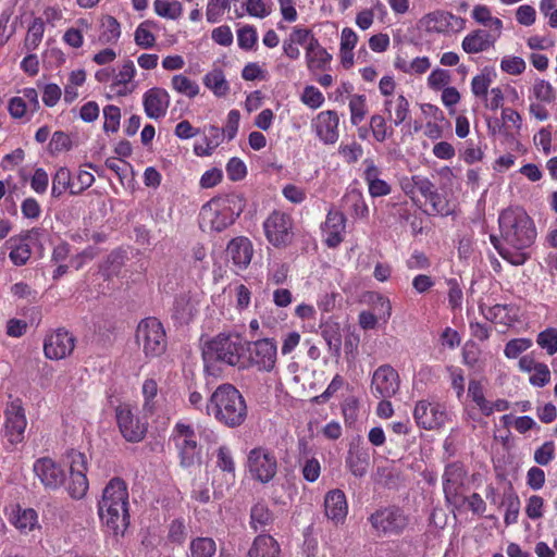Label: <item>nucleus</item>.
I'll return each mask as SVG.
<instances>
[{"label": "nucleus", "instance_id": "obj_55", "mask_svg": "<svg viewBox=\"0 0 557 557\" xmlns=\"http://www.w3.org/2000/svg\"><path fill=\"white\" fill-rule=\"evenodd\" d=\"M468 393L484 414L488 416L493 412V408L486 401L483 386L479 381L472 380L469 382Z\"/></svg>", "mask_w": 557, "mask_h": 557}, {"label": "nucleus", "instance_id": "obj_33", "mask_svg": "<svg viewBox=\"0 0 557 557\" xmlns=\"http://www.w3.org/2000/svg\"><path fill=\"white\" fill-rule=\"evenodd\" d=\"M384 111L387 119L398 126L409 116V101L403 94L387 98L384 101Z\"/></svg>", "mask_w": 557, "mask_h": 557}, {"label": "nucleus", "instance_id": "obj_10", "mask_svg": "<svg viewBox=\"0 0 557 557\" xmlns=\"http://www.w3.org/2000/svg\"><path fill=\"white\" fill-rule=\"evenodd\" d=\"M245 350L248 352L247 361L249 366L264 372H271L275 368L277 345L273 338L245 342Z\"/></svg>", "mask_w": 557, "mask_h": 557}, {"label": "nucleus", "instance_id": "obj_61", "mask_svg": "<svg viewBox=\"0 0 557 557\" xmlns=\"http://www.w3.org/2000/svg\"><path fill=\"white\" fill-rule=\"evenodd\" d=\"M527 64L520 57L507 55L500 61V69L503 72L510 75H519L524 72Z\"/></svg>", "mask_w": 557, "mask_h": 557}, {"label": "nucleus", "instance_id": "obj_19", "mask_svg": "<svg viewBox=\"0 0 557 557\" xmlns=\"http://www.w3.org/2000/svg\"><path fill=\"white\" fill-rule=\"evenodd\" d=\"M421 23L426 32L440 34L462 29L466 21L449 12L435 11L424 15Z\"/></svg>", "mask_w": 557, "mask_h": 557}, {"label": "nucleus", "instance_id": "obj_39", "mask_svg": "<svg viewBox=\"0 0 557 557\" xmlns=\"http://www.w3.org/2000/svg\"><path fill=\"white\" fill-rule=\"evenodd\" d=\"M274 522V515L265 502L256 503L250 510V527L255 530H262Z\"/></svg>", "mask_w": 557, "mask_h": 557}, {"label": "nucleus", "instance_id": "obj_59", "mask_svg": "<svg viewBox=\"0 0 557 557\" xmlns=\"http://www.w3.org/2000/svg\"><path fill=\"white\" fill-rule=\"evenodd\" d=\"M556 456V445L553 441L543 443L534 451V461L540 466H547Z\"/></svg>", "mask_w": 557, "mask_h": 557}, {"label": "nucleus", "instance_id": "obj_25", "mask_svg": "<svg viewBox=\"0 0 557 557\" xmlns=\"http://www.w3.org/2000/svg\"><path fill=\"white\" fill-rule=\"evenodd\" d=\"M339 117L335 111H322L313 121L315 134L326 145L335 144L338 139Z\"/></svg>", "mask_w": 557, "mask_h": 557}, {"label": "nucleus", "instance_id": "obj_21", "mask_svg": "<svg viewBox=\"0 0 557 557\" xmlns=\"http://www.w3.org/2000/svg\"><path fill=\"white\" fill-rule=\"evenodd\" d=\"M479 310L486 320L506 327L518 322L520 313L519 307L515 304H496L491 307L480 304Z\"/></svg>", "mask_w": 557, "mask_h": 557}, {"label": "nucleus", "instance_id": "obj_63", "mask_svg": "<svg viewBox=\"0 0 557 557\" xmlns=\"http://www.w3.org/2000/svg\"><path fill=\"white\" fill-rule=\"evenodd\" d=\"M103 129L106 132H116L120 126L121 111L115 106H107L103 109Z\"/></svg>", "mask_w": 557, "mask_h": 557}, {"label": "nucleus", "instance_id": "obj_58", "mask_svg": "<svg viewBox=\"0 0 557 557\" xmlns=\"http://www.w3.org/2000/svg\"><path fill=\"white\" fill-rule=\"evenodd\" d=\"M532 346V341L530 338H513L510 339L506 345L504 349V355L508 359H516L518 358L522 352L528 350Z\"/></svg>", "mask_w": 557, "mask_h": 557}, {"label": "nucleus", "instance_id": "obj_46", "mask_svg": "<svg viewBox=\"0 0 557 557\" xmlns=\"http://www.w3.org/2000/svg\"><path fill=\"white\" fill-rule=\"evenodd\" d=\"M141 393L144 396L143 410L147 414H153L159 404L158 383L153 379H146L143 383Z\"/></svg>", "mask_w": 557, "mask_h": 557}, {"label": "nucleus", "instance_id": "obj_49", "mask_svg": "<svg viewBox=\"0 0 557 557\" xmlns=\"http://www.w3.org/2000/svg\"><path fill=\"white\" fill-rule=\"evenodd\" d=\"M153 27H156V23L152 21L140 23L134 33L135 44L143 49L152 48L156 45V36L152 33Z\"/></svg>", "mask_w": 557, "mask_h": 557}, {"label": "nucleus", "instance_id": "obj_14", "mask_svg": "<svg viewBox=\"0 0 557 557\" xmlns=\"http://www.w3.org/2000/svg\"><path fill=\"white\" fill-rule=\"evenodd\" d=\"M116 421L123 437L127 442H140L147 432V423L136 416L128 405H121L115 410Z\"/></svg>", "mask_w": 557, "mask_h": 557}, {"label": "nucleus", "instance_id": "obj_22", "mask_svg": "<svg viewBox=\"0 0 557 557\" xmlns=\"http://www.w3.org/2000/svg\"><path fill=\"white\" fill-rule=\"evenodd\" d=\"M34 472L40 482L51 490L60 487L65 480L63 469L51 458L44 457L35 461Z\"/></svg>", "mask_w": 557, "mask_h": 557}, {"label": "nucleus", "instance_id": "obj_38", "mask_svg": "<svg viewBox=\"0 0 557 557\" xmlns=\"http://www.w3.org/2000/svg\"><path fill=\"white\" fill-rule=\"evenodd\" d=\"M11 523L22 533L28 534L35 529H39L38 515L32 508H17L15 512H13L11 519Z\"/></svg>", "mask_w": 557, "mask_h": 557}, {"label": "nucleus", "instance_id": "obj_23", "mask_svg": "<svg viewBox=\"0 0 557 557\" xmlns=\"http://www.w3.org/2000/svg\"><path fill=\"white\" fill-rule=\"evenodd\" d=\"M502 33L478 28L465 36L461 48L466 53L475 54L493 48Z\"/></svg>", "mask_w": 557, "mask_h": 557}, {"label": "nucleus", "instance_id": "obj_1", "mask_svg": "<svg viewBox=\"0 0 557 557\" xmlns=\"http://www.w3.org/2000/svg\"><path fill=\"white\" fill-rule=\"evenodd\" d=\"M500 238L492 235L491 242L498 253L513 265H522L529 259L527 249L536 238L532 219L521 208H508L498 218Z\"/></svg>", "mask_w": 557, "mask_h": 557}, {"label": "nucleus", "instance_id": "obj_30", "mask_svg": "<svg viewBox=\"0 0 557 557\" xmlns=\"http://www.w3.org/2000/svg\"><path fill=\"white\" fill-rule=\"evenodd\" d=\"M324 509L326 517L335 524L344 522L348 513V504L344 492L341 490L330 491L324 498Z\"/></svg>", "mask_w": 557, "mask_h": 557}, {"label": "nucleus", "instance_id": "obj_37", "mask_svg": "<svg viewBox=\"0 0 557 557\" xmlns=\"http://www.w3.org/2000/svg\"><path fill=\"white\" fill-rule=\"evenodd\" d=\"M26 238L27 236H15L5 242V247L10 249L9 258L17 267L26 264L32 255Z\"/></svg>", "mask_w": 557, "mask_h": 557}, {"label": "nucleus", "instance_id": "obj_36", "mask_svg": "<svg viewBox=\"0 0 557 557\" xmlns=\"http://www.w3.org/2000/svg\"><path fill=\"white\" fill-rule=\"evenodd\" d=\"M346 466L355 476H364L370 467L369 450L363 447L350 449L346 458Z\"/></svg>", "mask_w": 557, "mask_h": 557}, {"label": "nucleus", "instance_id": "obj_12", "mask_svg": "<svg viewBox=\"0 0 557 557\" xmlns=\"http://www.w3.org/2000/svg\"><path fill=\"white\" fill-rule=\"evenodd\" d=\"M27 426L25 409L20 398L8 403L4 409V436L9 443L15 445L24 441V433Z\"/></svg>", "mask_w": 557, "mask_h": 557}, {"label": "nucleus", "instance_id": "obj_6", "mask_svg": "<svg viewBox=\"0 0 557 557\" xmlns=\"http://www.w3.org/2000/svg\"><path fill=\"white\" fill-rule=\"evenodd\" d=\"M245 342L237 334H219L207 342L202 349L203 359L209 362L222 361L240 366Z\"/></svg>", "mask_w": 557, "mask_h": 557}, {"label": "nucleus", "instance_id": "obj_28", "mask_svg": "<svg viewBox=\"0 0 557 557\" xmlns=\"http://www.w3.org/2000/svg\"><path fill=\"white\" fill-rule=\"evenodd\" d=\"M136 75V67L133 61H125L119 72L113 75L110 85L111 91L120 97L132 94L137 88V83L134 81Z\"/></svg>", "mask_w": 557, "mask_h": 557}, {"label": "nucleus", "instance_id": "obj_32", "mask_svg": "<svg viewBox=\"0 0 557 557\" xmlns=\"http://www.w3.org/2000/svg\"><path fill=\"white\" fill-rule=\"evenodd\" d=\"M321 336L327 345L330 354L336 358L342 351V330L341 324L329 318L320 322Z\"/></svg>", "mask_w": 557, "mask_h": 557}, {"label": "nucleus", "instance_id": "obj_56", "mask_svg": "<svg viewBox=\"0 0 557 557\" xmlns=\"http://www.w3.org/2000/svg\"><path fill=\"white\" fill-rule=\"evenodd\" d=\"M532 96L540 102L550 103L555 100L556 95L553 86L544 79L535 81L532 87Z\"/></svg>", "mask_w": 557, "mask_h": 557}, {"label": "nucleus", "instance_id": "obj_60", "mask_svg": "<svg viewBox=\"0 0 557 557\" xmlns=\"http://www.w3.org/2000/svg\"><path fill=\"white\" fill-rule=\"evenodd\" d=\"M304 479L308 482H315L321 474L320 461L314 457H306L301 462Z\"/></svg>", "mask_w": 557, "mask_h": 557}, {"label": "nucleus", "instance_id": "obj_16", "mask_svg": "<svg viewBox=\"0 0 557 557\" xmlns=\"http://www.w3.org/2000/svg\"><path fill=\"white\" fill-rule=\"evenodd\" d=\"M413 186L417 187V193L430 203V209L426 210L429 214L448 215L451 212L446 198L437 193L434 184L429 178L413 175Z\"/></svg>", "mask_w": 557, "mask_h": 557}, {"label": "nucleus", "instance_id": "obj_27", "mask_svg": "<svg viewBox=\"0 0 557 557\" xmlns=\"http://www.w3.org/2000/svg\"><path fill=\"white\" fill-rule=\"evenodd\" d=\"M345 230V215L339 211L330 210L322 225V233L327 247H337L344 240Z\"/></svg>", "mask_w": 557, "mask_h": 557}, {"label": "nucleus", "instance_id": "obj_24", "mask_svg": "<svg viewBox=\"0 0 557 557\" xmlns=\"http://www.w3.org/2000/svg\"><path fill=\"white\" fill-rule=\"evenodd\" d=\"M143 104L148 117L153 120L161 119L166 114L170 106V95L163 88H150L143 96Z\"/></svg>", "mask_w": 557, "mask_h": 557}, {"label": "nucleus", "instance_id": "obj_9", "mask_svg": "<svg viewBox=\"0 0 557 557\" xmlns=\"http://www.w3.org/2000/svg\"><path fill=\"white\" fill-rule=\"evenodd\" d=\"M247 468L253 480L267 484L277 473V459L270 449L256 447L248 453Z\"/></svg>", "mask_w": 557, "mask_h": 557}, {"label": "nucleus", "instance_id": "obj_13", "mask_svg": "<svg viewBox=\"0 0 557 557\" xmlns=\"http://www.w3.org/2000/svg\"><path fill=\"white\" fill-rule=\"evenodd\" d=\"M66 458L70 463L69 493L73 498L81 499L88 490L87 459L84 454L77 450L69 451Z\"/></svg>", "mask_w": 557, "mask_h": 557}, {"label": "nucleus", "instance_id": "obj_48", "mask_svg": "<svg viewBox=\"0 0 557 557\" xmlns=\"http://www.w3.org/2000/svg\"><path fill=\"white\" fill-rule=\"evenodd\" d=\"M75 183L72 182V175L67 168L61 166L52 177L51 196L61 197L66 189H74Z\"/></svg>", "mask_w": 557, "mask_h": 557}, {"label": "nucleus", "instance_id": "obj_35", "mask_svg": "<svg viewBox=\"0 0 557 557\" xmlns=\"http://www.w3.org/2000/svg\"><path fill=\"white\" fill-rule=\"evenodd\" d=\"M280 553V545L273 536L260 534L253 540L247 557H278Z\"/></svg>", "mask_w": 557, "mask_h": 557}, {"label": "nucleus", "instance_id": "obj_20", "mask_svg": "<svg viewBox=\"0 0 557 557\" xmlns=\"http://www.w3.org/2000/svg\"><path fill=\"white\" fill-rule=\"evenodd\" d=\"M467 471L459 462L446 466L443 473V490L447 502L456 503L465 485Z\"/></svg>", "mask_w": 557, "mask_h": 557}, {"label": "nucleus", "instance_id": "obj_41", "mask_svg": "<svg viewBox=\"0 0 557 557\" xmlns=\"http://www.w3.org/2000/svg\"><path fill=\"white\" fill-rule=\"evenodd\" d=\"M196 312V302L188 294L175 298L173 317L182 323L188 322Z\"/></svg>", "mask_w": 557, "mask_h": 557}, {"label": "nucleus", "instance_id": "obj_5", "mask_svg": "<svg viewBox=\"0 0 557 557\" xmlns=\"http://www.w3.org/2000/svg\"><path fill=\"white\" fill-rule=\"evenodd\" d=\"M368 521L377 537L399 536L413 524V518L398 506H386L375 510Z\"/></svg>", "mask_w": 557, "mask_h": 557}, {"label": "nucleus", "instance_id": "obj_15", "mask_svg": "<svg viewBox=\"0 0 557 557\" xmlns=\"http://www.w3.org/2000/svg\"><path fill=\"white\" fill-rule=\"evenodd\" d=\"M398 389L399 375L393 367L384 364L374 371L371 382V392L375 397L387 399L393 397Z\"/></svg>", "mask_w": 557, "mask_h": 557}, {"label": "nucleus", "instance_id": "obj_31", "mask_svg": "<svg viewBox=\"0 0 557 557\" xmlns=\"http://www.w3.org/2000/svg\"><path fill=\"white\" fill-rule=\"evenodd\" d=\"M306 61L309 71H323L332 61V55L319 44L317 38L311 37L306 45Z\"/></svg>", "mask_w": 557, "mask_h": 557}, {"label": "nucleus", "instance_id": "obj_62", "mask_svg": "<svg viewBox=\"0 0 557 557\" xmlns=\"http://www.w3.org/2000/svg\"><path fill=\"white\" fill-rule=\"evenodd\" d=\"M451 76L447 70L435 69L431 72L428 77V84L430 88L434 90L444 89L448 87L447 85L450 83Z\"/></svg>", "mask_w": 557, "mask_h": 557}, {"label": "nucleus", "instance_id": "obj_57", "mask_svg": "<svg viewBox=\"0 0 557 557\" xmlns=\"http://www.w3.org/2000/svg\"><path fill=\"white\" fill-rule=\"evenodd\" d=\"M537 345L545 349L549 356L557 352V329L548 327L542 331L536 338Z\"/></svg>", "mask_w": 557, "mask_h": 557}, {"label": "nucleus", "instance_id": "obj_29", "mask_svg": "<svg viewBox=\"0 0 557 557\" xmlns=\"http://www.w3.org/2000/svg\"><path fill=\"white\" fill-rule=\"evenodd\" d=\"M363 165L362 177L368 185L370 196L376 198L389 195L392 186L381 178V170L374 164L373 160L366 159Z\"/></svg>", "mask_w": 557, "mask_h": 557}, {"label": "nucleus", "instance_id": "obj_50", "mask_svg": "<svg viewBox=\"0 0 557 557\" xmlns=\"http://www.w3.org/2000/svg\"><path fill=\"white\" fill-rule=\"evenodd\" d=\"M500 505L506 507L504 522L506 525L515 524L518 521L521 503L519 496L510 490L504 494Z\"/></svg>", "mask_w": 557, "mask_h": 557}, {"label": "nucleus", "instance_id": "obj_64", "mask_svg": "<svg viewBox=\"0 0 557 557\" xmlns=\"http://www.w3.org/2000/svg\"><path fill=\"white\" fill-rule=\"evenodd\" d=\"M491 83L488 73L475 75L471 81V91L475 97L486 98Z\"/></svg>", "mask_w": 557, "mask_h": 557}, {"label": "nucleus", "instance_id": "obj_17", "mask_svg": "<svg viewBox=\"0 0 557 557\" xmlns=\"http://www.w3.org/2000/svg\"><path fill=\"white\" fill-rule=\"evenodd\" d=\"M75 338L67 331L59 329L46 337L44 351L47 358L60 360L72 354Z\"/></svg>", "mask_w": 557, "mask_h": 557}, {"label": "nucleus", "instance_id": "obj_40", "mask_svg": "<svg viewBox=\"0 0 557 557\" xmlns=\"http://www.w3.org/2000/svg\"><path fill=\"white\" fill-rule=\"evenodd\" d=\"M216 543L209 536L194 537L188 546L187 557H214Z\"/></svg>", "mask_w": 557, "mask_h": 557}, {"label": "nucleus", "instance_id": "obj_18", "mask_svg": "<svg viewBox=\"0 0 557 557\" xmlns=\"http://www.w3.org/2000/svg\"><path fill=\"white\" fill-rule=\"evenodd\" d=\"M413 417L418 425L425 430H433L445 423L446 412L437 403L420 400L414 407Z\"/></svg>", "mask_w": 557, "mask_h": 557}, {"label": "nucleus", "instance_id": "obj_42", "mask_svg": "<svg viewBox=\"0 0 557 557\" xmlns=\"http://www.w3.org/2000/svg\"><path fill=\"white\" fill-rule=\"evenodd\" d=\"M395 67L405 74H424L431 67V61L428 57H417L411 61L404 58H396Z\"/></svg>", "mask_w": 557, "mask_h": 557}, {"label": "nucleus", "instance_id": "obj_11", "mask_svg": "<svg viewBox=\"0 0 557 557\" xmlns=\"http://www.w3.org/2000/svg\"><path fill=\"white\" fill-rule=\"evenodd\" d=\"M267 239L274 247L288 246L294 237L292 218L281 211H273L263 222Z\"/></svg>", "mask_w": 557, "mask_h": 557}, {"label": "nucleus", "instance_id": "obj_2", "mask_svg": "<svg viewBox=\"0 0 557 557\" xmlns=\"http://www.w3.org/2000/svg\"><path fill=\"white\" fill-rule=\"evenodd\" d=\"M128 505L126 483L113 478L102 492L98 511L102 523L115 534H123L129 524Z\"/></svg>", "mask_w": 557, "mask_h": 557}, {"label": "nucleus", "instance_id": "obj_26", "mask_svg": "<svg viewBox=\"0 0 557 557\" xmlns=\"http://www.w3.org/2000/svg\"><path fill=\"white\" fill-rule=\"evenodd\" d=\"M226 256L237 270H245L253 256L252 243L245 236L235 237L226 247Z\"/></svg>", "mask_w": 557, "mask_h": 557}, {"label": "nucleus", "instance_id": "obj_8", "mask_svg": "<svg viewBox=\"0 0 557 557\" xmlns=\"http://www.w3.org/2000/svg\"><path fill=\"white\" fill-rule=\"evenodd\" d=\"M170 440L175 445L181 467L191 468L200 463V448L196 440L195 430L190 424L177 422L173 428Z\"/></svg>", "mask_w": 557, "mask_h": 557}, {"label": "nucleus", "instance_id": "obj_51", "mask_svg": "<svg viewBox=\"0 0 557 557\" xmlns=\"http://www.w3.org/2000/svg\"><path fill=\"white\" fill-rule=\"evenodd\" d=\"M172 88L178 94L185 95L188 98H194L199 94V85L191 81L189 77L177 74L172 77Z\"/></svg>", "mask_w": 557, "mask_h": 557}, {"label": "nucleus", "instance_id": "obj_54", "mask_svg": "<svg viewBox=\"0 0 557 557\" xmlns=\"http://www.w3.org/2000/svg\"><path fill=\"white\" fill-rule=\"evenodd\" d=\"M366 96L352 95L349 99L350 121L354 125H358L367 114Z\"/></svg>", "mask_w": 557, "mask_h": 557}, {"label": "nucleus", "instance_id": "obj_43", "mask_svg": "<svg viewBox=\"0 0 557 557\" xmlns=\"http://www.w3.org/2000/svg\"><path fill=\"white\" fill-rule=\"evenodd\" d=\"M472 18L487 27L488 30L502 33L503 22L498 17L492 16L491 10L484 4H478L473 8L471 13Z\"/></svg>", "mask_w": 557, "mask_h": 557}, {"label": "nucleus", "instance_id": "obj_53", "mask_svg": "<svg viewBox=\"0 0 557 557\" xmlns=\"http://www.w3.org/2000/svg\"><path fill=\"white\" fill-rule=\"evenodd\" d=\"M45 33V23L41 18H35L28 27L24 46L28 51L38 48Z\"/></svg>", "mask_w": 557, "mask_h": 557}, {"label": "nucleus", "instance_id": "obj_47", "mask_svg": "<svg viewBox=\"0 0 557 557\" xmlns=\"http://www.w3.org/2000/svg\"><path fill=\"white\" fill-rule=\"evenodd\" d=\"M368 302L371 307V311L377 319L386 323L392 315L391 300L382 294L371 293L369 294Z\"/></svg>", "mask_w": 557, "mask_h": 557}, {"label": "nucleus", "instance_id": "obj_44", "mask_svg": "<svg viewBox=\"0 0 557 557\" xmlns=\"http://www.w3.org/2000/svg\"><path fill=\"white\" fill-rule=\"evenodd\" d=\"M99 40L102 44H115L121 37V25L117 20L111 15L101 17Z\"/></svg>", "mask_w": 557, "mask_h": 557}, {"label": "nucleus", "instance_id": "obj_4", "mask_svg": "<svg viewBox=\"0 0 557 557\" xmlns=\"http://www.w3.org/2000/svg\"><path fill=\"white\" fill-rule=\"evenodd\" d=\"M243 210L236 196L212 198L201 207L199 225L203 232L220 233L231 226Z\"/></svg>", "mask_w": 557, "mask_h": 557}, {"label": "nucleus", "instance_id": "obj_3", "mask_svg": "<svg viewBox=\"0 0 557 557\" xmlns=\"http://www.w3.org/2000/svg\"><path fill=\"white\" fill-rule=\"evenodd\" d=\"M206 410L208 416L231 429L244 424L248 414L245 398L231 384H222L216 387L206 405Z\"/></svg>", "mask_w": 557, "mask_h": 557}, {"label": "nucleus", "instance_id": "obj_45", "mask_svg": "<svg viewBox=\"0 0 557 557\" xmlns=\"http://www.w3.org/2000/svg\"><path fill=\"white\" fill-rule=\"evenodd\" d=\"M203 84L207 88L212 90L216 97H224L230 91L228 83L220 69H214L207 73L203 77Z\"/></svg>", "mask_w": 557, "mask_h": 557}, {"label": "nucleus", "instance_id": "obj_7", "mask_svg": "<svg viewBox=\"0 0 557 557\" xmlns=\"http://www.w3.org/2000/svg\"><path fill=\"white\" fill-rule=\"evenodd\" d=\"M136 342L146 357L161 356L166 349V335L162 323L152 317L141 320L137 325Z\"/></svg>", "mask_w": 557, "mask_h": 557}, {"label": "nucleus", "instance_id": "obj_52", "mask_svg": "<svg viewBox=\"0 0 557 557\" xmlns=\"http://www.w3.org/2000/svg\"><path fill=\"white\" fill-rule=\"evenodd\" d=\"M154 12L164 18L176 20L183 13V7L181 2L168 1V0H154L153 2Z\"/></svg>", "mask_w": 557, "mask_h": 557}, {"label": "nucleus", "instance_id": "obj_34", "mask_svg": "<svg viewBox=\"0 0 557 557\" xmlns=\"http://www.w3.org/2000/svg\"><path fill=\"white\" fill-rule=\"evenodd\" d=\"M203 139L201 143H196L194 151L199 157L211 156L213 150L221 145L224 139V131H221L218 126L210 125L205 127L201 132Z\"/></svg>", "mask_w": 557, "mask_h": 557}]
</instances>
